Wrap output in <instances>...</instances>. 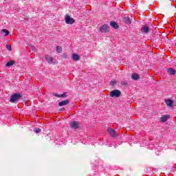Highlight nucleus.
Returning <instances> with one entry per match:
<instances>
[{"instance_id": "nucleus-1", "label": "nucleus", "mask_w": 176, "mask_h": 176, "mask_svg": "<svg viewBox=\"0 0 176 176\" xmlns=\"http://www.w3.org/2000/svg\"><path fill=\"white\" fill-rule=\"evenodd\" d=\"M23 97V96H21V94H14L10 99V102H17V101H19V100H20V98H21Z\"/></svg>"}, {"instance_id": "nucleus-12", "label": "nucleus", "mask_w": 176, "mask_h": 176, "mask_svg": "<svg viewBox=\"0 0 176 176\" xmlns=\"http://www.w3.org/2000/svg\"><path fill=\"white\" fill-rule=\"evenodd\" d=\"M142 32L144 34H148L149 32V28L146 25H144L142 28Z\"/></svg>"}, {"instance_id": "nucleus-13", "label": "nucleus", "mask_w": 176, "mask_h": 176, "mask_svg": "<svg viewBox=\"0 0 176 176\" xmlns=\"http://www.w3.org/2000/svg\"><path fill=\"white\" fill-rule=\"evenodd\" d=\"M131 79H133V80H138V79H140V75L137 73H134L131 75Z\"/></svg>"}, {"instance_id": "nucleus-7", "label": "nucleus", "mask_w": 176, "mask_h": 176, "mask_svg": "<svg viewBox=\"0 0 176 176\" xmlns=\"http://www.w3.org/2000/svg\"><path fill=\"white\" fill-rule=\"evenodd\" d=\"M45 60L49 64H52V63H53V58L49 54L45 55Z\"/></svg>"}, {"instance_id": "nucleus-6", "label": "nucleus", "mask_w": 176, "mask_h": 176, "mask_svg": "<svg viewBox=\"0 0 176 176\" xmlns=\"http://www.w3.org/2000/svg\"><path fill=\"white\" fill-rule=\"evenodd\" d=\"M108 30V25L104 24L99 30L100 32H102V34L107 32Z\"/></svg>"}, {"instance_id": "nucleus-18", "label": "nucleus", "mask_w": 176, "mask_h": 176, "mask_svg": "<svg viewBox=\"0 0 176 176\" xmlns=\"http://www.w3.org/2000/svg\"><path fill=\"white\" fill-rule=\"evenodd\" d=\"M14 64V61L10 60L6 65V67H12Z\"/></svg>"}, {"instance_id": "nucleus-22", "label": "nucleus", "mask_w": 176, "mask_h": 176, "mask_svg": "<svg viewBox=\"0 0 176 176\" xmlns=\"http://www.w3.org/2000/svg\"><path fill=\"white\" fill-rule=\"evenodd\" d=\"M34 133H36V134H39V133L41 132V129L34 128Z\"/></svg>"}, {"instance_id": "nucleus-21", "label": "nucleus", "mask_w": 176, "mask_h": 176, "mask_svg": "<svg viewBox=\"0 0 176 176\" xmlns=\"http://www.w3.org/2000/svg\"><path fill=\"white\" fill-rule=\"evenodd\" d=\"M117 84H118L117 80H112V81L110 82L111 86H116Z\"/></svg>"}, {"instance_id": "nucleus-19", "label": "nucleus", "mask_w": 176, "mask_h": 176, "mask_svg": "<svg viewBox=\"0 0 176 176\" xmlns=\"http://www.w3.org/2000/svg\"><path fill=\"white\" fill-rule=\"evenodd\" d=\"M2 32L4 33V36H8V35H9V31H8V30L3 29Z\"/></svg>"}, {"instance_id": "nucleus-20", "label": "nucleus", "mask_w": 176, "mask_h": 176, "mask_svg": "<svg viewBox=\"0 0 176 176\" xmlns=\"http://www.w3.org/2000/svg\"><path fill=\"white\" fill-rule=\"evenodd\" d=\"M56 52L58 53H61V52H63V48L61 47V46H57L56 47Z\"/></svg>"}, {"instance_id": "nucleus-25", "label": "nucleus", "mask_w": 176, "mask_h": 176, "mask_svg": "<svg viewBox=\"0 0 176 176\" xmlns=\"http://www.w3.org/2000/svg\"><path fill=\"white\" fill-rule=\"evenodd\" d=\"M32 47L34 52H38V50H36V48H35V47Z\"/></svg>"}, {"instance_id": "nucleus-5", "label": "nucleus", "mask_w": 176, "mask_h": 176, "mask_svg": "<svg viewBox=\"0 0 176 176\" xmlns=\"http://www.w3.org/2000/svg\"><path fill=\"white\" fill-rule=\"evenodd\" d=\"M70 127H72V129H74L75 130L76 129H79V123L76 121H73L70 123Z\"/></svg>"}, {"instance_id": "nucleus-4", "label": "nucleus", "mask_w": 176, "mask_h": 176, "mask_svg": "<svg viewBox=\"0 0 176 176\" xmlns=\"http://www.w3.org/2000/svg\"><path fill=\"white\" fill-rule=\"evenodd\" d=\"M108 133L113 137V138H118V135L116 131H115V129H113L112 128H108L107 129Z\"/></svg>"}, {"instance_id": "nucleus-3", "label": "nucleus", "mask_w": 176, "mask_h": 176, "mask_svg": "<svg viewBox=\"0 0 176 176\" xmlns=\"http://www.w3.org/2000/svg\"><path fill=\"white\" fill-rule=\"evenodd\" d=\"M65 20L66 24H74L75 23V19L69 16V15H65Z\"/></svg>"}, {"instance_id": "nucleus-17", "label": "nucleus", "mask_w": 176, "mask_h": 176, "mask_svg": "<svg viewBox=\"0 0 176 176\" xmlns=\"http://www.w3.org/2000/svg\"><path fill=\"white\" fill-rule=\"evenodd\" d=\"M55 97H58V98H64L67 97V92L63 93L61 95H58V94H54Z\"/></svg>"}, {"instance_id": "nucleus-10", "label": "nucleus", "mask_w": 176, "mask_h": 176, "mask_svg": "<svg viewBox=\"0 0 176 176\" xmlns=\"http://www.w3.org/2000/svg\"><path fill=\"white\" fill-rule=\"evenodd\" d=\"M168 118H170V116L165 115V116L161 117L160 122H162V123H165V122H166L168 120Z\"/></svg>"}, {"instance_id": "nucleus-26", "label": "nucleus", "mask_w": 176, "mask_h": 176, "mask_svg": "<svg viewBox=\"0 0 176 176\" xmlns=\"http://www.w3.org/2000/svg\"><path fill=\"white\" fill-rule=\"evenodd\" d=\"M60 111H65V108H61Z\"/></svg>"}, {"instance_id": "nucleus-23", "label": "nucleus", "mask_w": 176, "mask_h": 176, "mask_svg": "<svg viewBox=\"0 0 176 176\" xmlns=\"http://www.w3.org/2000/svg\"><path fill=\"white\" fill-rule=\"evenodd\" d=\"M7 48L8 50H10V52L12 50V46H10V45H8Z\"/></svg>"}, {"instance_id": "nucleus-8", "label": "nucleus", "mask_w": 176, "mask_h": 176, "mask_svg": "<svg viewBox=\"0 0 176 176\" xmlns=\"http://www.w3.org/2000/svg\"><path fill=\"white\" fill-rule=\"evenodd\" d=\"M72 58L74 61H79V60H80V56L78 54H73L72 56Z\"/></svg>"}, {"instance_id": "nucleus-24", "label": "nucleus", "mask_w": 176, "mask_h": 176, "mask_svg": "<svg viewBox=\"0 0 176 176\" xmlns=\"http://www.w3.org/2000/svg\"><path fill=\"white\" fill-rule=\"evenodd\" d=\"M122 85H123V86H127L128 83H127L126 81H124V82H122Z\"/></svg>"}, {"instance_id": "nucleus-11", "label": "nucleus", "mask_w": 176, "mask_h": 176, "mask_svg": "<svg viewBox=\"0 0 176 176\" xmlns=\"http://www.w3.org/2000/svg\"><path fill=\"white\" fill-rule=\"evenodd\" d=\"M165 102L168 107H170L172 108L174 102L171 99H166L165 100Z\"/></svg>"}, {"instance_id": "nucleus-14", "label": "nucleus", "mask_w": 176, "mask_h": 176, "mask_svg": "<svg viewBox=\"0 0 176 176\" xmlns=\"http://www.w3.org/2000/svg\"><path fill=\"white\" fill-rule=\"evenodd\" d=\"M167 72L169 74V75H175V69L173 68H168L167 69Z\"/></svg>"}, {"instance_id": "nucleus-16", "label": "nucleus", "mask_w": 176, "mask_h": 176, "mask_svg": "<svg viewBox=\"0 0 176 176\" xmlns=\"http://www.w3.org/2000/svg\"><path fill=\"white\" fill-rule=\"evenodd\" d=\"M123 21L124 23H125V24H131V21L130 20V17L129 16H126L123 19Z\"/></svg>"}, {"instance_id": "nucleus-2", "label": "nucleus", "mask_w": 176, "mask_h": 176, "mask_svg": "<svg viewBox=\"0 0 176 176\" xmlns=\"http://www.w3.org/2000/svg\"><path fill=\"white\" fill-rule=\"evenodd\" d=\"M122 92L118 89L111 91L110 92V97H116V98L120 97Z\"/></svg>"}, {"instance_id": "nucleus-15", "label": "nucleus", "mask_w": 176, "mask_h": 176, "mask_svg": "<svg viewBox=\"0 0 176 176\" xmlns=\"http://www.w3.org/2000/svg\"><path fill=\"white\" fill-rule=\"evenodd\" d=\"M110 25L113 28H115V30H118L119 28V25H118V23L116 22H113V21L111 22Z\"/></svg>"}, {"instance_id": "nucleus-9", "label": "nucleus", "mask_w": 176, "mask_h": 176, "mask_svg": "<svg viewBox=\"0 0 176 176\" xmlns=\"http://www.w3.org/2000/svg\"><path fill=\"white\" fill-rule=\"evenodd\" d=\"M68 104H69V100H63L62 102H60L58 103V105H59V107H64L65 105H68Z\"/></svg>"}]
</instances>
